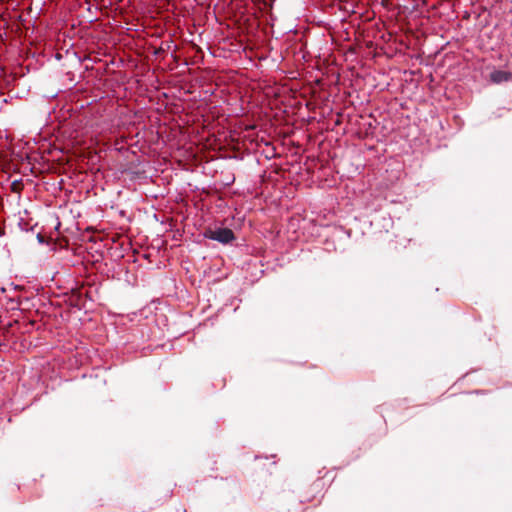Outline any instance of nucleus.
I'll list each match as a JSON object with an SVG mask.
<instances>
[{
    "instance_id": "obj_1",
    "label": "nucleus",
    "mask_w": 512,
    "mask_h": 512,
    "mask_svg": "<svg viewBox=\"0 0 512 512\" xmlns=\"http://www.w3.org/2000/svg\"><path fill=\"white\" fill-rule=\"evenodd\" d=\"M207 237L222 244H228L235 238L233 231L228 228H218L216 230L209 231Z\"/></svg>"
},
{
    "instance_id": "obj_2",
    "label": "nucleus",
    "mask_w": 512,
    "mask_h": 512,
    "mask_svg": "<svg viewBox=\"0 0 512 512\" xmlns=\"http://www.w3.org/2000/svg\"><path fill=\"white\" fill-rule=\"evenodd\" d=\"M511 77V73L503 70H495L490 74V79L494 83H502L508 81Z\"/></svg>"
}]
</instances>
